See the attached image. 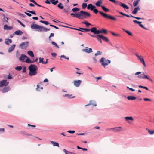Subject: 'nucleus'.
Here are the masks:
<instances>
[{
	"mask_svg": "<svg viewBox=\"0 0 154 154\" xmlns=\"http://www.w3.org/2000/svg\"><path fill=\"white\" fill-rule=\"evenodd\" d=\"M148 132L151 135L153 134H154V131H151L150 130H148Z\"/></svg>",
	"mask_w": 154,
	"mask_h": 154,
	"instance_id": "nucleus-51",
	"label": "nucleus"
},
{
	"mask_svg": "<svg viewBox=\"0 0 154 154\" xmlns=\"http://www.w3.org/2000/svg\"><path fill=\"white\" fill-rule=\"evenodd\" d=\"M140 1V0H137L134 1L133 3V6L134 7L136 6L139 4V2Z\"/></svg>",
	"mask_w": 154,
	"mask_h": 154,
	"instance_id": "nucleus-31",
	"label": "nucleus"
},
{
	"mask_svg": "<svg viewBox=\"0 0 154 154\" xmlns=\"http://www.w3.org/2000/svg\"><path fill=\"white\" fill-rule=\"evenodd\" d=\"M50 142L54 146H59V144L58 143L53 141H50Z\"/></svg>",
	"mask_w": 154,
	"mask_h": 154,
	"instance_id": "nucleus-25",
	"label": "nucleus"
},
{
	"mask_svg": "<svg viewBox=\"0 0 154 154\" xmlns=\"http://www.w3.org/2000/svg\"><path fill=\"white\" fill-rule=\"evenodd\" d=\"M63 150L65 154H69L71 152H69V151H67L65 149H64Z\"/></svg>",
	"mask_w": 154,
	"mask_h": 154,
	"instance_id": "nucleus-53",
	"label": "nucleus"
},
{
	"mask_svg": "<svg viewBox=\"0 0 154 154\" xmlns=\"http://www.w3.org/2000/svg\"><path fill=\"white\" fill-rule=\"evenodd\" d=\"M88 34L90 35L92 37H96V36H97V37H100V38H101V39H102L103 40L106 42H108L109 41V40L107 37L101 35H92L89 33H88Z\"/></svg>",
	"mask_w": 154,
	"mask_h": 154,
	"instance_id": "nucleus-6",
	"label": "nucleus"
},
{
	"mask_svg": "<svg viewBox=\"0 0 154 154\" xmlns=\"http://www.w3.org/2000/svg\"><path fill=\"white\" fill-rule=\"evenodd\" d=\"M50 26L51 27H54V28H55L56 29H59V28L55 26L54 25H51V24H50Z\"/></svg>",
	"mask_w": 154,
	"mask_h": 154,
	"instance_id": "nucleus-59",
	"label": "nucleus"
},
{
	"mask_svg": "<svg viewBox=\"0 0 154 154\" xmlns=\"http://www.w3.org/2000/svg\"><path fill=\"white\" fill-rule=\"evenodd\" d=\"M29 44V42L28 41L23 42L19 46L21 49H25L28 46Z\"/></svg>",
	"mask_w": 154,
	"mask_h": 154,
	"instance_id": "nucleus-7",
	"label": "nucleus"
},
{
	"mask_svg": "<svg viewBox=\"0 0 154 154\" xmlns=\"http://www.w3.org/2000/svg\"><path fill=\"white\" fill-rule=\"evenodd\" d=\"M4 29L5 30H11L13 29L12 26H10L6 24H5L4 26Z\"/></svg>",
	"mask_w": 154,
	"mask_h": 154,
	"instance_id": "nucleus-22",
	"label": "nucleus"
},
{
	"mask_svg": "<svg viewBox=\"0 0 154 154\" xmlns=\"http://www.w3.org/2000/svg\"><path fill=\"white\" fill-rule=\"evenodd\" d=\"M118 12L119 14H121L123 16H125L128 17H132L134 18V16H133V15H132L131 14H130V15L126 14L122 12H120V11H119Z\"/></svg>",
	"mask_w": 154,
	"mask_h": 154,
	"instance_id": "nucleus-21",
	"label": "nucleus"
},
{
	"mask_svg": "<svg viewBox=\"0 0 154 154\" xmlns=\"http://www.w3.org/2000/svg\"><path fill=\"white\" fill-rule=\"evenodd\" d=\"M143 74H141L140 75L138 76V77L139 79H143Z\"/></svg>",
	"mask_w": 154,
	"mask_h": 154,
	"instance_id": "nucleus-54",
	"label": "nucleus"
},
{
	"mask_svg": "<svg viewBox=\"0 0 154 154\" xmlns=\"http://www.w3.org/2000/svg\"><path fill=\"white\" fill-rule=\"evenodd\" d=\"M67 132L71 133V134H73L75 133V131H71L69 130L67 131Z\"/></svg>",
	"mask_w": 154,
	"mask_h": 154,
	"instance_id": "nucleus-56",
	"label": "nucleus"
},
{
	"mask_svg": "<svg viewBox=\"0 0 154 154\" xmlns=\"http://www.w3.org/2000/svg\"><path fill=\"white\" fill-rule=\"evenodd\" d=\"M101 8L102 9L106 12H108L109 11V9L106 8L105 6H101Z\"/></svg>",
	"mask_w": 154,
	"mask_h": 154,
	"instance_id": "nucleus-32",
	"label": "nucleus"
},
{
	"mask_svg": "<svg viewBox=\"0 0 154 154\" xmlns=\"http://www.w3.org/2000/svg\"><path fill=\"white\" fill-rule=\"evenodd\" d=\"M70 15L73 16L74 17L79 19H83L86 18L87 17H90L91 14L87 12L81 11L79 14L75 13V14L73 13H71L70 14Z\"/></svg>",
	"mask_w": 154,
	"mask_h": 154,
	"instance_id": "nucleus-1",
	"label": "nucleus"
},
{
	"mask_svg": "<svg viewBox=\"0 0 154 154\" xmlns=\"http://www.w3.org/2000/svg\"><path fill=\"white\" fill-rule=\"evenodd\" d=\"M26 11H27V12H29L31 14H34L35 15H36V14L35 11H30V10H26Z\"/></svg>",
	"mask_w": 154,
	"mask_h": 154,
	"instance_id": "nucleus-43",
	"label": "nucleus"
},
{
	"mask_svg": "<svg viewBox=\"0 0 154 154\" xmlns=\"http://www.w3.org/2000/svg\"><path fill=\"white\" fill-rule=\"evenodd\" d=\"M51 43L52 45H53L54 46L56 47L58 49L59 48V46H58V45H57V44L55 42H54V41H52L51 42Z\"/></svg>",
	"mask_w": 154,
	"mask_h": 154,
	"instance_id": "nucleus-38",
	"label": "nucleus"
},
{
	"mask_svg": "<svg viewBox=\"0 0 154 154\" xmlns=\"http://www.w3.org/2000/svg\"><path fill=\"white\" fill-rule=\"evenodd\" d=\"M125 32L130 36H132L133 35L132 33L129 31L127 30L125 31Z\"/></svg>",
	"mask_w": 154,
	"mask_h": 154,
	"instance_id": "nucleus-52",
	"label": "nucleus"
},
{
	"mask_svg": "<svg viewBox=\"0 0 154 154\" xmlns=\"http://www.w3.org/2000/svg\"><path fill=\"white\" fill-rule=\"evenodd\" d=\"M89 105H92L93 106H96L97 104L95 103V102L94 100H91L90 101L89 103L85 106H87Z\"/></svg>",
	"mask_w": 154,
	"mask_h": 154,
	"instance_id": "nucleus-20",
	"label": "nucleus"
},
{
	"mask_svg": "<svg viewBox=\"0 0 154 154\" xmlns=\"http://www.w3.org/2000/svg\"><path fill=\"white\" fill-rule=\"evenodd\" d=\"M27 54L32 57H34V53L32 51H29L27 52Z\"/></svg>",
	"mask_w": 154,
	"mask_h": 154,
	"instance_id": "nucleus-30",
	"label": "nucleus"
},
{
	"mask_svg": "<svg viewBox=\"0 0 154 154\" xmlns=\"http://www.w3.org/2000/svg\"><path fill=\"white\" fill-rule=\"evenodd\" d=\"M102 53V52L100 51H98L97 53L95 54V56H97L98 55H100Z\"/></svg>",
	"mask_w": 154,
	"mask_h": 154,
	"instance_id": "nucleus-45",
	"label": "nucleus"
},
{
	"mask_svg": "<svg viewBox=\"0 0 154 154\" xmlns=\"http://www.w3.org/2000/svg\"><path fill=\"white\" fill-rule=\"evenodd\" d=\"M82 51L83 52H85L86 53H89L93 52L91 48H88V47H86V48L82 49Z\"/></svg>",
	"mask_w": 154,
	"mask_h": 154,
	"instance_id": "nucleus-11",
	"label": "nucleus"
},
{
	"mask_svg": "<svg viewBox=\"0 0 154 154\" xmlns=\"http://www.w3.org/2000/svg\"><path fill=\"white\" fill-rule=\"evenodd\" d=\"M102 2L100 1H98L95 3V5L96 6L98 7L100 6V4H102Z\"/></svg>",
	"mask_w": 154,
	"mask_h": 154,
	"instance_id": "nucleus-37",
	"label": "nucleus"
},
{
	"mask_svg": "<svg viewBox=\"0 0 154 154\" xmlns=\"http://www.w3.org/2000/svg\"><path fill=\"white\" fill-rule=\"evenodd\" d=\"M143 100L145 101H151V99L148 98H144Z\"/></svg>",
	"mask_w": 154,
	"mask_h": 154,
	"instance_id": "nucleus-58",
	"label": "nucleus"
},
{
	"mask_svg": "<svg viewBox=\"0 0 154 154\" xmlns=\"http://www.w3.org/2000/svg\"><path fill=\"white\" fill-rule=\"evenodd\" d=\"M46 25H48L49 24V23L47 21H44L43 23Z\"/></svg>",
	"mask_w": 154,
	"mask_h": 154,
	"instance_id": "nucleus-64",
	"label": "nucleus"
},
{
	"mask_svg": "<svg viewBox=\"0 0 154 154\" xmlns=\"http://www.w3.org/2000/svg\"><path fill=\"white\" fill-rule=\"evenodd\" d=\"M51 54L53 57H55L57 55V54L54 52L52 53Z\"/></svg>",
	"mask_w": 154,
	"mask_h": 154,
	"instance_id": "nucleus-61",
	"label": "nucleus"
},
{
	"mask_svg": "<svg viewBox=\"0 0 154 154\" xmlns=\"http://www.w3.org/2000/svg\"><path fill=\"white\" fill-rule=\"evenodd\" d=\"M110 32L113 35L116 36H120V35L119 34L115 33L112 32L110 31Z\"/></svg>",
	"mask_w": 154,
	"mask_h": 154,
	"instance_id": "nucleus-50",
	"label": "nucleus"
},
{
	"mask_svg": "<svg viewBox=\"0 0 154 154\" xmlns=\"http://www.w3.org/2000/svg\"><path fill=\"white\" fill-rule=\"evenodd\" d=\"M22 132L23 134H26V135H28V136H31V134H29V133H26L24 131H22Z\"/></svg>",
	"mask_w": 154,
	"mask_h": 154,
	"instance_id": "nucleus-60",
	"label": "nucleus"
},
{
	"mask_svg": "<svg viewBox=\"0 0 154 154\" xmlns=\"http://www.w3.org/2000/svg\"><path fill=\"white\" fill-rule=\"evenodd\" d=\"M121 127H118L114 128V131L115 132H119L121 131Z\"/></svg>",
	"mask_w": 154,
	"mask_h": 154,
	"instance_id": "nucleus-27",
	"label": "nucleus"
},
{
	"mask_svg": "<svg viewBox=\"0 0 154 154\" xmlns=\"http://www.w3.org/2000/svg\"><path fill=\"white\" fill-rule=\"evenodd\" d=\"M24 13L26 14L27 16H29V17H31L32 15L31 14H30V13H27V12H24Z\"/></svg>",
	"mask_w": 154,
	"mask_h": 154,
	"instance_id": "nucleus-63",
	"label": "nucleus"
},
{
	"mask_svg": "<svg viewBox=\"0 0 154 154\" xmlns=\"http://www.w3.org/2000/svg\"><path fill=\"white\" fill-rule=\"evenodd\" d=\"M27 57V56L24 54H21L19 58V60L21 61H23L25 58Z\"/></svg>",
	"mask_w": 154,
	"mask_h": 154,
	"instance_id": "nucleus-14",
	"label": "nucleus"
},
{
	"mask_svg": "<svg viewBox=\"0 0 154 154\" xmlns=\"http://www.w3.org/2000/svg\"><path fill=\"white\" fill-rule=\"evenodd\" d=\"M29 71V75L30 76L35 75L37 73V70L38 69L37 66L35 64H31L28 67Z\"/></svg>",
	"mask_w": 154,
	"mask_h": 154,
	"instance_id": "nucleus-3",
	"label": "nucleus"
},
{
	"mask_svg": "<svg viewBox=\"0 0 154 154\" xmlns=\"http://www.w3.org/2000/svg\"><path fill=\"white\" fill-rule=\"evenodd\" d=\"M23 33V32L22 31L19 30L15 31L14 33V34L17 35H21Z\"/></svg>",
	"mask_w": 154,
	"mask_h": 154,
	"instance_id": "nucleus-23",
	"label": "nucleus"
},
{
	"mask_svg": "<svg viewBox=\"0 0 154 154\" xmlns=\"http://www.w3.org/2000/svg\"><path fill=\"white\" fill-rule=\"evenodd\" d=\"M87 6V4L86 3H83L82 4V8L83 9H85Z\"/></svg>",
	"mask_w": 154,
	"mask_h": 154,
	"instance_id": "nucleus-49",
	"label": "nucleus"
},
{
	"mask_svg": "<svg viewBox=\"0 0 154 154\" xmlns=\"http://www.w3.org/2000/svg\"><path fill=\"white\" fill-rule=\"evenodd\" d=\"M100 33H102V31L101 30H97V31L96 32V35H99V34Z\"/></svg>",
	"mask_w": 154,
	"mask_h": 154,
	"instance_id": "nucleus-55",
	"label": "nucleus"
},
{
	"mask_svg": "<svg viewBox=\"0 0 154 154\" xmlns=\"http://www.w3.org/2000/svg\"><path fill=\"white\" fill-rule=\"evenodd\" d=\"M57 7L60 9H62L64 8V6L61 3H59L57 5Z\"/></svg>",
	"mask_w": 154,
	"mask_h": 154,
	"instance_id": "nucleus-35",
	"label": "nucleus"
},
{
	"mask_svg": "<svg viewBox=\"0 0 154 154\" xmlns=\"http://www.w3.org/2000/svg\"><path fill=\"white\" fill-rule=\"evenodd\" d=\"M26 71V68L25 67H24L23 68L22 72L23 73H25Z\"/></svg>",
	"mask_w": 154,
	"mask_h": 154,
	"instance_id": "nucleus-62",
	"label": "nucleus"
},
{
	"mask_svg": "<svg viewBox=\"0 0 154 154\" xmlns=\"http://www.w3.org/2000/svg\"><path fill=\"white\" fill-rule=\"evenodd\" d=\"M125 119L126 121L128 123H130V122L129 121V120L131 121L134 120V118L132 116L125 117Z\"/></svg>",
	"mask_w": 154,
	"mask_h": 154,
	"instance_id": "nucleus-18",
	"label": "nucleus"
},
{
	"mask_svg": "<svg viewBox=\"0 0 154 154\" xmlns=\"http://www.w3.org/2000/svg\"><path fill=\"white\" fill-rule=\"evenodd\" d=\"M72 95H70L69 94H65L64 95H63V97H67L68 98L71 99L75 97V96H73V97H71Z\"/></svg>",
	"mask_w": 154,
	"mask_h": 154,
	"instance_id": "nucleus-33",
	"label": "nucleus"
},
{
	"mask_svg": "<svg viewBox=\"0 0 154 154\" xmlns=\"http://www.w3.org/2000/svg\"><path fill=\"white\" fill-rule=\"evenodd\" d=\"M102 31V33H104L105 34H106L107 33V30L104 29H102L101 30Z\"/></svg>",
	"mask_w": 154,
	"mask_h": 154,
	"instance_id": "nucleus-48",
	"label": "nucleus"
},
{
	"mask_svg": "<svg viewBox=\"0 0 154 154\" xmlns=\"http://www.w3.org/2000/svg\"><path fill=\"white\" fill-rule=\"evenodd\" d=\"M143 75H144L143 77V79H147L149 81H152V79L148 77V76L147 75H145L144 73H143Z\"/></svg>",
	"mask_w": 154,
	"mask_h": 154,
	"instance_id": "nucleus-40",
	"label": "nucleus"
},
{
	"mask_svg": "<svg viewBox=\"0 0 154 154\" xmlns=\"http://www.w3.org/2000/svg\"><path fill=\"white\" fill-rule=\"evenodd\" d=\"M9 82H7L6 80H3L0 81V87L3 86H6L8 84Z\"/></svg>",
	"mask_w": 154,
	"mask_h": 154,
	"instance_id": "nucleus-9",
	"label": "nucleus"
},
{
	"mask_svg": "<svg viewBox=\"0 0 154 154\" xmlns=\"http://www.w3.org/2000/svg\"><path fill=\"white\" fill-rule=\"evenodd\" d=\"M22 68L21 66H17L15 67V69L17 71H20L21 70Z\"/></svg>",
	"mask_w": 154,
	"mask_h": 154,
	"instance_id": "nucleus-46",
	"label": "nucleus"
},
{
	"mask_svg": "<svg viewBox=\"0 0 154 154\" xmlns=\"http://www.w3.org/2000/svg\"><path fill=\"white\" fill-rule=\"evenodd\" d=\"M135 55L137 57L138 60H139L140 62L144 60L143 58L141 56H139L137 53H135Z\"/></svg>",
	"mask_w": 154,
	"mask_h": 154,
	"instance_id": "nucleus-17",
	"label": "nucleus"
},
{
	"mask_svg": "<svg viewBox=\"0 0 154 154\" xmlns=\"http://www.w3.org/2000/svg\"><path fill=\"white\" fill-rule=\"evenodd\" d=\"M39 63H42V64H46V62H45V61H44V58H41V57H39Z\"/></svg>",
	"mask_w": 154,
	"mask_h": 154,
	"instance_id": "nucleus-29",
	"label": "nucleus"
},
{
	"mask_svg": "<svg viewBox=\"0 0 154 154\" xmlns=\"http://www.w3.org/2000/svg\"><path fill=\"white\" fill-rule=\"evenodd\" d=\"M140 10L139 6H137L135 8L134 10L132 12V13L133 14H137L138 10Z\"/></svg>",
	"mask_w": 154,
	"mask_h": 154,
	"instance_id": "nucleus-19",
	"label": "nucleus"
},
{
	"mask_svg": "<svg viewBox=\"0 0 154 154\" xmlns=\"http://www.w3.org/2000/svg\"><path fill=\"white\" fill-rule=\"evenodd\" d=\"M62 57H63V58H65V59H67V60H69V57H66V56H65L64 55H61L60 56V59L61 60H63L62 59H61V58Z\"/></svg>",
	"mask_w": 154,
	"mask_h": 154,
	"instance_id": "nucleus-44",
	"label": "nucleus"
},
{
	"mask_svg": "<svg viewBox=\"0 0 154 154\" xmlns=\"http://www.w3.org/2000/svg\"><path fill=\"white\" fill-rule=\"evenodd\" d=\"M80 10V9L77 7H75L73 8L72 9V11L73 12H76L77 11H79Z\"/></svg>",
	"mask_w": 154,
	"mask_h": 154,
	"instance_id": "nucleus-36",
	"label": "nucleus"
},
{
	"mask_svg": "<svg viewBox=\"0 0 154 154\" xmlns=\"http://www.w3.org/2000/svg\"><path fill=\"white\" fill-rule=\"evenodd\" d=\"M127 98L129 100H134L136 99V97L134 96H128Z\"/></svg>",
	"mask_w": 154,
	"mask_h": 154,
	"instance_id": "nucleus-26",
	"label": "nucleus"
},
{
	"mask_svg": "<svg viewBox=\"0 0 154 154\" xmlns=\"http://www.w3.org/2000/svg\"><path fill=\"white\" fill-rule=\"evenodd\" d=\"M26 62L27 63H33V62H32L30 60V59L29 57H27V58L26 59Z\"/></svg>",
	"mask_w": 154,
	"mask_h": 154,
	"instance_id": "nucleus-34",
	"label": "nucleus"
},
{
	"mask_svg": "<svg viewBox=\"0 0 154 154\" xmlns=\"http://www.w3.org/2000/svg\"><path fill=\"white\" fill-rule=\"evenodd\" d=\"M79 29L81 30V31H80L83 32H89V29H86L85 28L79 27Z\"/></svg>",
	"mask_w": 154,
	"mask_h": 154,
	"instance_id": "nucleus-24",
	"label": "nucleus"
},
{
	"mask_svg": "<svg viewBox=\"0 0 154 154\" xmlns=\"http://www.w3.org/2000/svg\"><path fill=\"white\" fill-rule=\"evenodd\" d=\"M8 17H6V19H4V18H3V19L2 21L4 23H6L8 22Z\"/></svg>",
	"mask_w": 154,
	"mask_h": 154,
	"instance_id": "nucleus-41",
	"label": "nucleus"
},
{
	"mask_svg": "<svg viewBox=\"0 0 154 154\" xmlns=\"http://www.w3.org/2000/svg\"><path fill=\"white\" fill-rule=\"evenodd\" d=\"M97 29L95 27H93L91 29H89V31H91L92 32L94 33V34H96L97 31Z\"/></svg>",
	"mask_w": 154,
	"mask_h": 154,
	"instance_id": "nucleus-15",
	"label": "nucleus"
},
{
	"mask_svg": "<svg viewBox=\"0 0 154 154\" xmlns=\"http://www.w3.org/2000/svg\"><path fill=\"white\" fill-rule=\"evenodd\" d=\"M96 8V7L94 5H93L91 4H88L87 7V9H90L91 11H92L93 9Z\"/></svg>",
	"mask_w": 154,
	"mask_h": 154,
	"instance_id": "nucleus-13",
	"label": "nucleus"
},
{
	"mask_svg": "<svg viewBox=\"0 0 154 154\" xmlns=\"http://www.w3.org/2000/svg\"><path fill=\"white\" fill-rule=\"evenodd\" d=\"M115 4L119 5L121 7H122L124 9H128L129 8V7L126 5L125 4L122 3L121 2L119 1H116V2L115 3Z\"/></svg>",
	"mask_w": 154,
	"mask_h": 154,
	"instance_id": "nucleus-8",
	"label": "nucleus"
},
{
	"mask_svg": "<svg viewBox=\"0 0 154 154\" xmlns=\"http://www.w3.org/2000/svg\"><path fill=\"white\" fill-rule=\"evenodd\" d=\"M17 22L20 23V24L23 27H25V25L23 24L20 20H17Z\"/></svg>",
	"mask_w": 154,
	"mask_h": 154,
	"instance_id": "nucleus-47",
	"label": "nucleus"
},
{
	"mask_svg": "<svg viewBox=\"0 0 154 154\" xmlns=\"http://www.w3.org/2000/svg\"><path fill=\"white\" fill-rule=\"evenodd\" d=\"M82 82V81L81 80H74L73 81L74 85L76 87H79Z\"/></svg>",
	"mask_w": 154,
	"mask_h": 154,
	"instance_id": "nucleus-10",
	"label": "nucleus"
},
{
	"mask_svg": "<svg viewBox=\"0 0 154 154\" xmlns=\"http://www.w3.org/2000/svg\"><path fill=\"white\" fill-rule=\"evenodd\" d=\"M12 42V41L11 39H6V41H5V44H6L7 45H9L10 43H11Z\"/></svg>",
	"mask_w": 154,
	"mask_h": 154,
	"instance_id": "nucleus-28",
	"label": "nucleus"
},
{
	"mask_svg": "<svg viewBox=\"0 0 154 154\" xmlns=\"http://www.w3.org/2000/svg\"><path fill=\"white\" fill-rule=\"evenodd\" d=\"M16 46V45L14 44L12 45L11 47H10L8 50V52L9 53L11 52L14 49Z\"/></svg>",
	"mask_w": 154,
	"mask_h": 154,
	"instance_id": "nucleus-16",
	"label": "nucleus"
},
{
	"mask_svg": "<svg viewBox=\"0 0 154 154\" xmlns=\"http://www.w3.org/2000/svg\"><path fill=\"white\" fill-rule=\"evenodd\" d=\"M64 11L65 12V13L67 14L70 11V8L68 7L66 8H64L63 9Z\"/></svg>",
	"mask_w": 154,
	"mask_h": 154,
	"instance_id": "nucleus-39",
	"label": "nucleus"
},
{
	"mask_svg": "<svg viewBox=\"0 0 154 154\" xmlns=\"http://www.w3.org/2000/svg\"><path fill=\"white\" fill-rule=\"evenodd\" d=\"M31 28L33 29H38L36 31L40 32H48L50 30V29L38 25L36 24H32L31 25Z\"/></svg>",
	"mask_w": 154,
	"mask_h": 154,
	"instance_id": "nucleus-2",
	"label": "nucleus"
},
{
	"mask_svg": "<svg viewBox=\"0 0 154 154\" xmlns=\"http://www.w3.org/2000/svg\"><path fill=\"white\" fill-rule=\"evenodd\" d=\"M92 11H93L94 13L96 14H97L98 12H99L100 15L103 17L104 18L110 19V20H116V19L115 17H113L110 15H108L107 14H106L102 11H98V10L96 8L93 9Z\"/></svg>",
	"mask_w": 154,
	"mask_h": 154,
	"instance_id": "nucleus-4",
	"label": "nucleus"
},
{
	"mask_svg": "<svg viewBox=\"0 0 154 154\" xmlns=\"http://www.w3.org/2000/svg\"><path fill=\"white\" fill-rule=\"evenodd\" d=\"M11 90V88L9 86H7L1 90L2 92L3 93H5Z\"/></svg>",
	"mask_w": 154,
	"mask_h": 154,
	"instance_id": "nucleus-12",
	"label": "nucleus"
},
{
	"mask_svg": "<svg viewBox=\"0 0 154 154\" xmlns=\"http://www.w3.org/2000/svg\"><path fill=\"white\" fill-rule=\"evenodd\" d=\"M100 62L102 63L101 65L105 67L106 66H107L109 64H110L111 63V61L108 59H106L105 58L103 57L100 60Z\"/></svg>",
	"mask_w": 154,
	"mask_h": 154,
	"instance_id": "nucleus-5",
	"label": "nucleus"
},
{
	"mask_svg": "<svg viewBox=\"0 0 154 154\" xmlns=\"http://www.w3.org/2000/svg\"><path fill=\"white\" fill-rule=\"evenodd\" d=\"M97 36H96V38L97 39V40L98 41H99L101 43H102V41L101 40V38H100V37H97Z\"/></svg>",
	"mask_w": 154,
	"mask_h": 154,
	"instance_id": "nucleus-57",
	"label": "nucleus"
},
{
	"mask_svg": "<svg viewBox=\"0 0 154 154\" xmlns=\"http://www.w3.org/2000/svg\"><path fill=\"white\" fill-rule=\"evenodd\" d=\"M138 87L140 88H143L144 89L146 90H148V91L149 90V89L147 88V87H145V86H143L142 85H140L138 86Z\"/></svg>",
	"mask_w": 154,
	"mask_h": 154,
	"instance_id": "nucleus-42",
	"label": "nucleus"
}]
</instances>
